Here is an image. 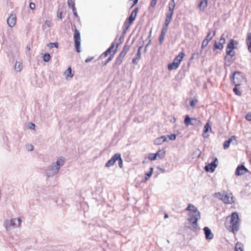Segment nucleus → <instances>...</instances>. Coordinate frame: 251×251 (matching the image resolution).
<instances>
[{"mask_svg":"<svg viewBox=\"0 0 251 251\" xmlns=\"http://www.w3.org/2000/svg\"><path fill=\"white\" fill-rule=\"evenodd\" d=\"M65 162V159L64 157H60L55 162L49 166L45 170V173L48 178L52 177L56 175L61 166H63Z\"/></svg>","mask_w":251,"mask_h":251,"instance_id":"f257e3e1","label":"nucleus"},{"mask_svg":"<svg viewBox=\"0 0 251 251\" xmlns=\"http://www.w3.org/2000/svg\"><path fill=\"white\" fill-rule=\"evenodd\" d=\"M230 223L231 226L227 227V228L232 233H234L239 230V218L237 212H233L230 216Z\"/></svg>","mask_w":251,"mask_h":251,"instance_id":"f03ea898","label":"nucleus"},{"mask_svg":"<svg viewBox=\"0 0 251 251\" xmlns=\"http://www.w3.org/2000/svg\"><path fill=\"white\" fill-rule=\"evenodd\" d=\"M244 75L243 73L238 71L233 72L230 76L231 83L235 86H238L244 81Z\"/></svg>","mask_w":251,"mask_h":251,"instance_id":"7ed1b4c3","label":"nucleus"},{"mask_svg":"<svg viewBox=\"0 0 251 251\" xmlns=\"http://www.w3.org/2000/svg\"><path fill=\"white\" fill-rule=\"evenodd\" d=\"M22 220L20 218L11 219L10 220H5L4 222V226L7 230L19 227L21 226Z\"/></svg>","mask_w":251,"mask_h":251,"instance_id":"20e7f679","label":"nucleus"},{"mask_svg":"<svg viewBox=\"0 0 251 251\" xmlns=\"http://www.w3.org/2000/svg\"><path fill=\"white\" fill-rule=\"evenodd\" d=\"M116 161L118 162L119 167L120 168H122L123 167V159L121 154L119 153H117L112 156V157L106 163L105 166L108 168L113 166Z\"/></svg>","mask_w":251,"mask_h":251,"instance_id":"39448f33","label":"nucleus"},{"mask_svg":"<svg viewBox=\"0 0 251 251\" xmlns=\"http://www.w3.org/2000/svg\"><path fill=\"white\" fill-rule=\"evenodd\" d=\"M215 197L221 200L225 203L231 204L234 202L233 197L231 196V194L230 195H228L227 193L225 192L223 193H216Z\"/></svg>","mask_w":251,"mask_h":251,"instance_id":"423d86ee","label":"nucleus"},{"mask_svg":"<svg viewBox=\"0 0 251 251\" xmlns=\"http://www.w3.org/2000/svg\"><path fill=\"white\" fill-rule=\"evenodd\" d=\"M184 123L187 126L190 125L199 126L202 124L201 121L199 119L190 118L188 115L185 116Z\"/></svg>","mask_w":251,"mask_h":251,"instance_id":"0eeeda50","label":"nucleus"},{"mask_svg":"<svg viewBox=\"0 0 251 251\" xmlns=\"http://www.w3.org/2000/svg\"><path fill=\"white\" fill-rule=\"evenodd\" d=\"M74 41L75 43V51L79 53L80 50V34L79 30L77 28H75L74 34Z\"/></svg>","mask_w":251,"mask_h":251,"instance_id":"6e6552de","label":"nucleus"},{"mask_svg":"<svg viewBox=\"0 0 251 251\" xmlns=\"http://www.w3.org/2000/svg\"><path fill=\"white\" fill-rule=\"evenodd\" d=\"M235 59V53H231V51H226V55L224 58L225 66L229 67Z\"/></svg>","mask_w":251,"mask_h":251,"instance_id":"1a4fd4ad","label":"nucleus"},{"mask_svg":"<svg viewBox=\"0 0 251 251\" xmlns=\"http://www.w3.org/2000/svg\"><path fill=\"white\" fill-rule=\"evenodd\" d=\"M218 159L215 158L214 160L208 165H206L204 167V169L207 172L213 173L214 172L217 166Z\"/></svg>","mask_w":251,"mask_h":251,"instance_id":"9d476101","label":"nucleus"},{"mask_svg":"<svg viewBox=\"0 0 251 251\" xmlns=\"http://www.w3.org/2000/svg\"><path fill=\"white\" fill-rule=\"evenodd\" d=\"M238 44V41H235L232 39H230L229 42L227 43L226 52L231 51V53H235V51H234V50L235 49V45H237Z\"/></svg>","mask_w":251,"mask_h":251,"instance_id":"9b49d317","label":"nucleus"},{"mask_svg":"<svg viewBox=\"0 0 251 251\" xmlns=\"http://www.w3.org/2000/svg\"><path fill=\"white\" fill-rule=\"evenodd\" d=\"M248 172V170L243 164L239 165L236 169L235 174L237 176H242Z\"/></svg>","mask_w":251,"mask_h":251,"instance_id":"f8f14e48","label":"nucleus"},{"mask_svg":"<svg viewBox=\"0 0 251 251\" xmlns=\"http://www.w3.org/2000/svg\"><path fill=\"white\" fill-rule=\"evenodd\" d=\"M16 16L14 14H11L7 19V25L11 27H13L16 23Z\"/></svg>","mask_w":251,"mask_h":251,"instance_id":"ddd939ff","label":"nucleus"},{"mask_svg":"<svg viewBox=\"0 0 251 251\" xmlns=\"http://www.w3.org/2000/svg\"><path fill=\"white\" fill-rule=\"evenodd\" d=\"M201 219V213L198 210H195L193 212H191L189 214V217L187 220L188 221H191V219L193 220H200Z\"/></svg>","mask_w":251,"mask_h":251,"instance_id":"4468645a","label":"nucleus"},{"mask_svg":"<svg viewBox=\"0 0 251 251\" xmlns=\"http://www.w3.org/2000/svg\"><path fill=\"white\" fill-rule=\"evenodd\" d=\"M203 231L205 234V239L207 240H211L213 238L214 235L211 229L207 226L203 228Z\"/></svg>","mask_w":251,"mask_h":251,"instance_id":"2eb2a0df","label":"nucleus"},{"mask_svg":"<svg viewBox=\"0 0 251 251\" xmlns=\"http://www.w3.org/2000/svg\"><path fill=\"white\" fill-rule=\"evenodd\" d=\"M115 46V43L113 42L110 45V46L108 49H107V50L104 51L102 54H101L99 58V59H101L102 58V57H106L108 56L109 54L111 53L112 50L114 49V47Z\"/></svg>","mask_w":251,"mask_h":251,"instance_id":"dca6fc26","label":"nucleus"},{"mask_svg":"<svg viewBox=\"0 0 251 251\" xmlns=\"http://www.w3.org/2000/svg\"><path fill=\"white\" fill-rule=\"evenodd\" d=\"M176 6L175 0H171L168 4V11L166 14L173 15Z\"/></svg>","mask_w":251,"mask_h":251,"instance_id":"f3484780","label":"nucleus"},{"mask_svg":"<svg viewBox=\"0 0 251 251\" xmlns=\"http://www.w3.org/2000/svg\"><path fill=\"white\" fill-rule=\"evenodd\" d=\"M130 46L127 44V43L124 45L122 51L118 56L124 58L130 49Z\"/></svg>","mask_w":251,"mask_h":251,"instance_id":"a211bd4d","label":"nucleus"},{"mask_svg":"<svg viewBox=\"0 0 251 251\" xmlns=\"http://www.w3.org/2000/svg\"><path fill=\"white\" fill-rule=\"evenodd\" d=\"M167 141H168L167 137L163 135L160 137H158L156 139H155L154 141V144L156 145H159L162 144L163 143Z\"/></svg>","mask_w":251,"mask_h":251,"instance_id":"6ab92c4d","label":"nucleus"},{"mask_svg":"<svg viewBox=\"0 0 251 251\" xmlns=\"http://www.w3.org/2000/svg\"><path fill=\"white\" fill-rule=\"evenodd\" d=\"M233 140H235L236 143H237V140H236L235 137L234 136H232L231 138L224 142L223 144L224 149L225 150L228 149L229 147L230 144L232 142Z\"/></svg>","mask_w":251,"mask_h":251,"instance_id":"aec40b11","label":"nucleus"},{"mask_svg":"<svg viewBox=\"0 0 251 251\" xmlns=\"http://www.w3.org/2000/svg\"><path fill=\"white\" fill-rule=\"evenodd\" d=\"M185 56V53L183 52H181L177 56H176L174 60V62H175L177 64H178L179 66L181 61H182L183 58Z\"/></svg>","mask_w":251,"mask_h":251,"instance_id":"412c9836","label":"nucleus"},{"mask_svg":"<svg viewBox=\"0 0 251 251\" xmlns=\"http://www.w3.org/2000/svg\"><path fill=\"white\" fill-rule=\"evenodd\" d=\"M123 58L118 56L116 59L115 62L113 63L112 67L114 69H117L122 63Z\"/></svg>","mask_w":251,"mask_h":251,"instance_id":"4be33fe9","label":"nucleus"},{"mask_svg":"<svg viewBox=\"0 0 251 251\" xmlns=\"http://www.w3.org/2000/svg\"><path fill=\"white\" fill-rule=\"evenodd\" d=\"M246 44L248 46L249 51L251 53V32L247 34Z\"/></svg>","mask_w":251,"mask_h":251,"instance_id":"5701e85b","label":"nucleus"},{"mask_svg":"<svg viewBox=\"0 0 251 251\" xmlns=\"http://www.w3.org/2000/svg\"><path fill=\"white\" fill-rule=\"evenodd\" d=\"M65 76L67 78L69 77H72L74 75V73L72 72V69L71 67H69L67 70L64 73Z\"/></svg>","mask_w":251,"mask_h":251,"instance_id":"b1692460","label":"nucleus"},{"mask_svg":"<svg viewBox=\"0 0 251 251\" xmlns=\"http://www.w3.org/2000/svg\"><path fill=\"white\" fill-rule=\"evenodd\" d=\"M207 6V0H201L199 4V7L201 10H203Z\"/></svg>","mask_w":251,"mask_h":251,"instance_id":"393cba45","label":"nucleus"},{"mask_svg":"<svg viewBox=\"0 0 251 251\" xmlns=\"http://www.w3.org/2000/svg\"><path fill=\"white\" fill-rule=\"evenodd\" d=\"M117 49H115L113 51V53L110 54V56L105 60V61L104 62H103V63L102 65V66H104L106 65L108 63H109L110 61H111L112 60L114 54L117 52Z\"/></svg>","mask_w":251,"mask_h":251,"instance_id":"a878e982","label":"nucleus"},{"mask_svg":"<svg viewBox=\"0 0 251 251\" xmlns=\"http://www.w3.org/2000/svg\"><path fill=\"white\" fill-rule=\"evenodd\" d=\"M216 31L214 30H209L205 39L210 41L212 38L215 36Z\"/></svg>","mask_w":251,"mask_h":251,"instance_id":"bb28decb","label":"nucleus"},{"mask_svg":"<svg viewBox=\"0 0 251 251\" xmlns=\"http://www.w3.org/2000/svg\"><path fill=\"white\" fill-rule=\"evenodd\" d=\"M179 67L178 64H177L175 62H173L171 63H169L168 65V69L169 71L172 70H176Z\"/></svg>","mask_w":251,"mask_h":251,"instance_id":"cd10ccee","label":"nucleus"},{"mask_svg":"<svg viewBox=\"0 0 251 251\" xmlns=\"http://www.w3.org/2000/svg\"><path fill=\"white\" fill-rule=\"evenodd\" d=\"M172 17L173 15L166 14V19L164 25H166L167 26H168L172 21Z\"/></svg>","mask_w":251,"mask_h":251,"instance_id":"c85d7f7f","label":"nucleus"},{"mask_svg":"<svg viewBox=\"0 0 251 251\" xmlns=\"http://www.w3.org/2000/svg\"><path fill=\"white\" fill-rule=\"evenodd\" d=\"M209 129H211L210 126L209 125V123H207L204 126L202 135L204 137H207V135H205V134L209 131Z\"/></svg>","mask_w":251,"mask_h":251,"instance_id":"c756f323","label":"nucleus"},{"mask_svg":"<svg viewBox=\"0 0 251 251\" xmlns=\"http://www.w3.org/2000/svg\"><path fill=\"white\" fill-rule=\"evenodd\" d=\"M136 17V16L133 14V13H131L128 18L126 19V23L128 24L129 25H131L133 21L135 20Z\"/></svg>","mask_w":251,"mask_h":251,"instance_id":"7c9ffc66","label":"nucleus"},{"mask_svg":"<svg viewBox=\"0 0 251 251\" xmlns=\"http://www.w3.org/2000/svg\"><path fill=\"white\" fill-rule=\"evenodd\" d=\"M156 157H158L159 158L162 159L163 158L165 154V151L164 150H160L157 151L156 153H155Z\"/></svg>","mask_w":251,"mask_h":251,"instance_id":"2f4dec72","label":"nucleus"},{"mask_svg":"<svg viewBox=\"0 0 251 251\" xmlns=\"http://www.w3.org/2000/svg\"><path fill=\"white\" fill-rule=\"evenodd\" d=\"M153 171V168L151 167L150 171L146 174V176L144 178V181L145 182L148 180V179L152 176Z\"/></svg>","mask_w":251,"mask_h":251,"instance_id":"473e14b6","label":"nucleus"},{"mask_svg":"<svg viewBox=\"0 0 251 251\" xmlns=\"http://www.w3.org/2000/svg\"><path fill=\"white\" fill-rule=\"evenodd\" d=\"M191 221H188L189 223L192 225L194 229H199L198 224V221L199 220H193L192 219H191Z\"/></svg>","mask_w":251,"mask_h":251,"instance_id":"72a5a7b5","label":"nucleus"},{"mask_svg":"<svg viewBox=\"0 0 251 251\" xmlns=\"http://www.w3.org/2000/svg\"><path fill=\"white\" fill-rule=\"evenodd\" d=\"M195 210H198V208L193 205L192 204H189L188 206L186 208L185 210L193 212Z\"/></svg>","mask_w":251,"mask_h":251,"instance_id":"f704fd0d","label":"nucleus"},{"mask_svg":"<svg viewBox=\"0 0 251 251\" xmlns=\"http://www.w3.org/2000/svg\"><path fill=\"white\" fill-rule=\"evenodd\" d=\"M75 0H68L67 4L69 8L72 9L75 8Z\"/></svg>","mask_w":251,"mask_h":251,"instance_id":"c9c22d12","label":"nucleus"},{"mask_svg":"<svg viewBox=\"0 0 251 251\" xmlns=\"http://www.w3.org/2000/svg\"><path fill=\"white\" fill-rule=\"evenodd\" d=\"M223 46L220 42H217L215 41V43L214 45V50H222L223 49Z\"/></svg>","mask_w":251,"mask_h":251,"instance_id":"e433bc0d","label":"nucleus"},{"mask_svg":"<svg viewBox=\"0 0 251 251\" xmlns=\"http://www.w3.org/2000/svg\"><path fill=\"white\" fill-rule=\"evenodd\" d=\"M51 58V56L50 53H46L43 55V61L45 62H49Z\"/></svg>","mask_w":251,"mask_h":251,"instance_id":"4c0bfd02","label":"nucleus"},{"mask_svg":"<svg viewBox=\"0 0 251 251\" xmlns=\"http://www.w3.org/2000/svg\"><path fill=\"white\" fill-rule=\"evenodd\" d=\"M23 68V65L22 64L19 62H16L15 65V69L17 72H20L22 70Z\"/></svg>","mask_w":251,"mask_h":251,"instance_id":"58836bf2","label":"nucleus"},{"mask_svg":"<svg viewBox=\"0 0 251 251\" xmlns=\"http://www.w3.org/2000/svg\"><path fill=\"white\" fill-rule=\"evenodd\" d=\"M142 47L143 46H141L139 47L138 50H137V53L136 54L135 56V58L138 59H139L141 57V50L142 48Z\"/></svg>","mask_w":251,"mask_h":251,"instance_id":"ea45409f","label":"nucleus"},{"mask_svg":"<svg viewBox=\"0 0 251 251\" xmlns=\"http://www.w3.org/2000/svg\"><path fill=\"white\" fill-rule=\"evenodd\" d=\"M124 38H125V34H123L122 33V34L120 36V38H119V43H117L116 45V49H117L118 48V47L120 46V45L121 44L124 42Z\"/></svg>","mask_w":251,"mask_h":251,"instance_id":"a19ab883","label":"nucleus"},{"mask_svg":"<svg viewBox=\"0 0 251 251\" xmlns=\"http://www.w3.org/2000/svg\"><path fill=\"white\" fill-rule=\"evenodd\" d=\"M233 91L235 93V94L237 96H240L242 95V92L240 91L237 88V86H235L233 89Z\"/></svg>","mask_w":251,"mask_h":251,"instance_id":"79ce46f5","label":"nucleus"},{"mask_svg":"<svg viewBox=\"0 0 251 251\" xmlns=\"http://www.w3.org/2000/svg\"><path fill=\"white\" fill-rule=\"evenodd\" d=\"M209 41H207V39H204L202 42V44L201 46V50H203L208 45Z\"/></svg>","mask_w":251,"mask_h":251,"instance_id":"37998d69","label":"nucleus"},{"mask_svg":"<svg viewBox=\"0 0 251 251\" xmlns=\"http://www.w3.org/2000/svg\"><path fill=\"white\" fill-rule=\"evenodd\" d=\"M235 251H243L241 244H239L238 242L236 244L235 246Z\"/></svg>","mask_w":251,"mask_h":251,"instance_id":"c03bdc74","label":"nucleus"},{"mask_svg":"<svg viewBox=\"0 0 251 251\" xmlns=\"http://www.w3.org/2000/svg\"><path fill=\"white\" fill-rule=\"evenodd\" d=\"M201 53H202V51H201H201L200 53H193L192 56H191V59H194L195 58H198L199 57V56L201 54Z\"/></svg>","mask_w":251,"mask_h":251,"instance_id":"a18cd8bd","label":"nucleus"},{"mask_svg":"<svg viewBox=\"0 0 251 251\" xmlns=\"http://www.w3.org/2000/svg\"><path fill=\"white\" fill-rule=\"evenodd\" d=\"M148 158L150 160L152 161V160H155V159H156L157 157L155 153H150L148 155Z\"/></svg>","mask_w":251,"mask_h":251,"instance_id":"49530a36","label":"nucleus"},{"mask_svg":"<svg viewBox=\"0 0 251 251\" xmlns=\"http://www.w3.org/2000/svg\"><path fill=\"white\" fill-rule=\"evenodd\" d=\"M165 34H165V33H161L160 36H159V42L160 44H161L163 43V42L164 40V37H165Z\"/></svg>","mask_w":251,"mask_h":251,"instance_id":"de8ad7c7","label":"nucleus"},{"mask_svg":"<svg viewBox=\"0 0 251 251\" xmlns=\"http://www.w3.org/2000/svg\"><path fill=\"white\" fill-rule=\"evenodd\" d=\"M124 25H125V27L124 29L123 34L125 35V34L126 33V30L128 29L130 25H129L128 24L126 23V22H125Z\"/></svg>","mask_w":251,"mask_h":251,"instance_id":"09e8293b","label":"nucleus"},{"mask_svg":"<svg viewBox=\"0 0 251 251\" xmlns=\"http://www.w3.org/2000/svg\"><path fill=\"white\" fill-rule=\"evenodd\" d=\"M48 46L50 48L54 47L57 48L58 47V43L57 42H55L53 43H50L49 44Z\"/></svg>","mask_w":251,"mask_h":251,"instance_id":"8fccbe9b","label":"nucleus"},{"mask_svg":"<svg viewBox=\"0 0 251 251\" xmlns=\"http://www.w3.org/2000/svg\"><path fill=\"white\" fill-rule=\"evenodd\" d=\"M62 11L61 10V9H58L57 11V18L61 20L62 19Z\"/></svg>","mask_w":251,"mask_h":251,"instance_id":"3c124183","label":"nucleus"},{"mask_svg":"<svg viewBox=\"0 0 251 251\" xmlns=\"http://www.w3.org/2000/svg\"><path fill=\"white\" fill-rule=\"evenodd\" d=\"M167 137L169 138L170 140L174 141L176 139V135L175 134H172L168 135Z\"/></svg>","mask_w":251,"mask_h":251,"instance_id":"603ef678","label":"nucleus"},{"mask_svg":"<svg viewBox=\"0 0 251 251\" xmlns=\"http://www.w3.org/2000/svg\"><path fill=\"white\" fill-rule=\"evenodd\" d=\"M219 42L221 44H222L223 46V45L224 44H225V43H226V39H225V38L224 37V34H223L222 35V36H221Z\"/></svg>","mask_w":251,"mask_h":251,"instance_id":"864d4df0","label":"nucleus"},{"mask_svg":"<svg viewBox=\"0 0 251 251\" xmlns=\"http://www.w3.org/2000/svg\"><path fill=\"white\" fill-rule=\"evenodd\" d=\"M197 100H192L190 101V105L191 107H194L197 103Z\"/></svg>","mask_w":251,"mask_h":251,"instance_id":"5fc2aeb1","label":"nucleus"},{"mask_svg":"<svg viewBox=\"0 0 251 251\" xmlns=\"http://www.w3.org/2000/svg\"><path fill=\"white\" fill-rule=\"evenodd\" d=\"M168 26L166 25H163L161 33L166 34L168 30Z\"/></svg>","mask_w":251,"mask_h":251,"instance_id":"6e6d98bb","label":"nucleus"},{"mask_svg":"<svg viewBox=\"0 0 251 251\" xmlns=\"http://www.w3.org/2000/svg\"><path fill=\"white\" fill-rule=\"evenodd\" d=\"M72 11H73V13L74 17L75 18H78V14L77 13V10H76V8L74 9H72Z\"/></svg>","mask_w":251,"mask_h":251,"instance_id":"4d7b16f0","label":"nucleus"},{"mask_svg":"<svg viewBox=\"0 0 251 251\" xmlns=\"http://www.w3.org/2000/svg\"><path fill=\"white\" fill-rule=\"evenodd\" d=\"M246 119L248 121H251V112L247 114L246 116Z\"/></svg>","mask_w":251,"mask_h":251,"instance_id":"13d9d810","label":"nucleus"},{"mask_svg":"<svg viewBox=\"0 0 251 251\" xmlns=\"http://www.w3.org/2000/svg\"><path fill=\"white\" fill-rule=\"evenodd\" d=\"M157 0H151V6L154 7L156 4Z\"/></svg>","mask_w":251,"mask_h":251,"instance_id":"bf43d9fd","label":"nucleus"},{"mask_svg":"<svg viewBox=\"0 0 251 251\" xmlns=\"http://www.w3.org/2000/svg\"><path fill=\"white\" fill-rule=\"evenodd\" d=\"M94 57H89L86 59H85V62L86 63H88L90 61H91L94 59Z\"/></svg>","mask_w":251,"mask_h":251,"instance_id":"052dcab7","label":"nucleus"},{"mask_svg":"<svg viewBox=\"0 0 251 251\" xmlns=\"http://www.w3.org/2000/svg\"><path fill=\"white\" fill-rule=\"evenodd\" d=\"M27 149L29 151H32L34 149V147L32 145H28L27 146Z\"/></svg>","mask_w":251,"mask_h":251,"instance_id":"680f3d73","label":"nucleus"},{"mask_svg":"<svg viewBox=\"0 0 251 251\" xmlns=\"http://www.w3.org/2000/svg\"><path fill=\"white\" fill-rule=\"evenodd\" d=\"M29 7L31 9L33 10L35 8V4L33 2L29 3Z\"/></svg>","mask_w":251,"mask_h":251,"instance_id":"e2e57ef3","label":"nucleus"},{"mask_svg":"<svg viewBox=\"0 0 251 251\" xmlns=\"http://www.w3.org/2000/svg\"><path fill=\"white\" fill-rule=\"evenodd\" d=\"M151 43V39H150L148 43L145 47V49H144V50L145 52H146L147 51V48L150 45Z\"/></svg>","mask_w":251,"mask_h":251,"instance_id":"0e129e2a","label":"nucleus"},{"mask_svg":"<svg viewBox=\"0 0 251 251\" xmlns=\"http://www.w3.org/2000/svg\"><path fill=\"white\" fill-rule=\"evenodd\" d=\"M138 10H139L138 7H136L133 10V11L131 12V13H133V14H134L137 16V13L138 11Z\"/></svg>","mask_w":251,"mask_h":251,"instance_id":"69168bd1","label":"nucleus"},{"mask_svg":"<svg viewBox=\"0 0 251 251\" xmlns=\"http://www.w3.org/2000/svg\"><path fill=\"white\" fill-rule=\"evenodd\" d=\"M138 59L135 58L134 57L132 58V63L135 64V65H137V62L136 61V60H137Z\"/></svg>","mask_w":251,"mask_h":251,"instance_id":"338daca9","label":"nucleus"},{"mask_svg":"<svg viewBox=\"0 0 251 251\" xmlns=\"http://www.w3.org/2000/svg\"><path fill=\"white\" fill-rule=\"evenodd\" d=\"M35 125L34 124H33V123H30V124L29 128L30 129H34V128H35Z\"/></svg>","mask_w":251,"mask_h":251,"instance_id":"774afa93","label":"nucleus"}]
</instances>
